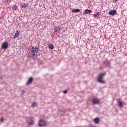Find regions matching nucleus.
Masks as SVG:
<instances>
[{
    "instance_id": "a878e982",
    "label": "nucleus",
    "mask_w": 127,
    "mask_h": 127,
    "mask_svg": "<svg viewBox=\"0 0 127 127\" xmlns=\"http://www.w3.org/2000/svg\"><path fill=\"white\" fill-rule=\"evenodd\" d=\"M22 93H23H23H24V91H22Z\"/></svg>"
},
{
    "instance_id": "9b49d317",
    "label": "nucleus",
    "mask_w": 127,
    "mask_h": 127,
    "mask_svg": "<svg viewBox=\"0 0 127 127\" xmlns=\"http://www.w3.org/2000/svg\"><path fill=\"white\" fill-rule=\"evenodd\" d=\"M32 81H33V78L32 77H29L26 85H30Z\"/></svg>"
},
{
    "instance_id": "1a4fd4ad",
    "label": "nucleus",
    "mask_w": 127,
    "mask_h": 127,
    "mask_svg": "<svg viewBox=\"0 0 127 127\" xmlns=\"http://www.w3.org/2000/svg\"><path fill=\"white\" fill-rule=\"evenodd\" d=\"M89 13H92V10L86 9L85 10H84V11L83 13V15H85V14H89Z\"/></svg>"
},
{
    "instance_id": "4468645a",
    "label": "nucleus",
    "mask_w": 127,
    "mask_h": 127,
    "mask_svg": "<svg viewBox=\"0 0 127 127\" xmlns=\"http://www.w3.org/2000/svg\"><path fill=\"white\" fill-rule=\"evenodd\" d=\"M81 10L80 9H73L71 11L72 12L75 13V12H79V11H80Z\"/></svg>"
},
{
    "instance_id": "412c9836",
    "label": "nucleus",
    "mask_w": 127,
    "mask_h": 127,
    "mask_svg": "<svg viewBox=\"0 0 127 127\" xmlns=\"http://www.w3.org/2000/svg\"><path fill=\"white\" fill-rule=\"evenodd\" d=\"M88 127H96L95 126L92 125V124H90Z\"/></svg>"
},
{
    "instance_id": "423d86ee",
    "label": "nucleus",
    "mask_w": 127,
    "mask_h": 127,
    "mask_svg": "<svg viewBox=\"0 0 127 127\" xmlns=\"http://www.w3.org/2000/svg\"><path fill=\"white\" fill-rule=\"evenodd\" d=\"M1 47L3 49H6L8 47V43L7 42H4L2 44Z\"/></svg>"
},
{
    "instance_id": "f03ea898",
    "label": "nucleus",
    "mask_w": 127,
    "mask_h": 127,
    "mask_svg": "<svg viewBox=\"0 0 127 127\" xmlns=\"http://www.w3.org/2000/svg\"><path fill=\"white\" fill-rule=\"evenodd\" d=\"M27 123L29 126H32L34 124V121L33 120V118L31 117L30 118L28 121H27Z\"/></svg>"
},
{
    "instance_id": "f8f14e48",
    "label": "nucleus",
    "mask_w": 127,
    "mask_h": 127,
    "mask_svg": "<svg viewBox=\"0 0 127 127\" xmlns=\"http://www.w3.org/2000/svg\"><path fill=\"white\" fill-rule=\"evenodd\" d=\"M92 102L93 104H99L100 103V100L98 99H92Z\"/></svg>"
},
{
    "instance_id": "7ed1b4c3",
    "label": "nucleus",
    "mask_w": 127,
    "mask_h": 127,
    "mask_svg": "<svg viewBox=\"0 0 127 127\" xmlns=\"http://www.w3.org/2000/svg\"><path fill=\"white\" fill-rule=\"evenodd\" d=\"M45 125H46V122H45V121H44V120H40L39 122L38 126L40 127H45V126H46Z\"/></svg>"
},
{
    "instance_id": "f257e3e1",
    "label": "nucleus",
    "mask_w": 127,
    "mask_h": 127,
    "mask_svg": "<svg viewBox=\"0 0 127 127\" xmlns=\"http://www.w3.org/2000/svg\"><path fill=\"white\" fill-rule=\"evenodd\" d=\"M107 73L106 72H103V73H100L97 78L98 82L99 83H100V84H106V81L104 80V77L106 76Z\"/></svg>"
},
{
    "instance_id": "f3484780",
    "label": "nucleus",
    "mask_w": 127,
    "mask_h": 127,
    "mask_svg": "<svg viewBox=\"0 0 127 127\" xmlns=\"http://www.w3.org/2000/svg\"><path fill=\"white\" fill-rule=\"evenodd\" d=\"M19 35V32L18 31H16V32L14 34V39L16 38V37H18Z\"/></svg>"
},
{
    "instance_id": "bb28decb",
    "label": "nucleus",
    "mask_w": 127,
    "mask_h": 127,
    "mask_svg": "<svg viewBox=\"0 0 127 127\" xmlns=\"http://www.w3.org/2000/svg\"><path fill=\"white\" fill-rule=\"evenodd\" d=\"M1 78L0 77V80Z\"/></svg>"
},
{
    "instance_id": "ddd939ff",
    "label": "nucleus",
    "mask_w": 127,
    "mask_h": 127,
    "mask_svg": "<svg viewBox=\"0 0 127 127\" xmlns=\"http://www.w3.org/2000/svg\"><path fill=\"white\" fill-rule=\"evenodd\" d=\"M27 6H28V4L27 3H25L21 5V7H22V8H26Z\"/></svg>"
},
{
    "instance_id": "6e6552de",
    "label": "nucleus",
    "mask_w": 127,
    "mask_h": 127,
    "mask_svg": "<svg viewBox=\"0 0 127 127\" xmlns=\"http://www.w3.org/2000/svg\"><path fill=\"white\" fill-rule=\"evenodd\" d=\"M117 13V10H112L109 12L108 14H110V15H116Z\"/></svg>"
},
{
    "instance_id": "a211bd4d",
    "label": "nucleus",
    "mask_w": 127,
    "mask_h": 127,
    "mask_svg": "<svg viewBox=\"0 0 127 127\" xmlns=\"http://www.w3.org/2000/svg\"><path fill=\"white\" fill-rule=\"evenodd\" d=\"M48 47L49 49H51V50L54 49V46H53V45H49Z\"/></svg>"
},
{
    "instance_id": "dca6fc26",
    "label": "nucleus",
    "mask_w": 127,
    "mask_h": 127,
    "mask_svg": "<svg viewBox=\"0 0 127 127\" xmlns=\"http://www.w3.org/2000/svg\"><path fill=\"white\" fill-rule=\"evenodd\" d=\"M100 15H101V12H96V13L94 14V15H93L94 17L100 16Z\"/></svg>"
},
{
    "instance_id": "4be33fe9",
    "label": "nucleus",
    "mask_w": 127,
    "mask_h": 127,
    "mask_svg": "<svg viewBox=\"0 0 127 127\" xmlns=\"http://www.w3.org/2000/svg\"><path fill=\"white\" fill-rule=\"evenodd\" d=\"M67 92H68V91L67 90H65L63 91V93H64V94H67Z\"/></svg>"
},
{
    "instance_id": "39448f33",
    "label": "nucleus",
    "mask_w": 127,
    "mask_h": 127,
    "mask_svg": "<svg viewBox=\"0 0 127 127\" xmlns=\"http://www.w3.org/2000/svg\"><path fill=\"white\" fill-rule=\"evenodd\" d=\"M61 31V28L59 26H57L54 28V32H56V34H58Z\"/></svg>"
},
{
    "instance_id": "6ab92c4d",
    "label": "nucleus",
    "mask_w": 127,
    "mask_h": 127,
    "mask_svg": "<svg viewBox=\"0 0 127 127\" xmlns=\"http://www.w3.org/2000/svg\"><path fill=\"white\" fill-rule=\"evenodd\" d=\"M12 9H13V10H16V9H17V6L16 5L12 6Z\"/></svg>"
},
{
    "instance_id": "5701e85b",
    "label": "nucleus",
    "mask_w": 127,
    "mask_h": 127,
    "mask_svg": "<svg viewBox=\"0 0 127 127\" xmlns=\"http://www.w3.org/2000/svg\"><path fill=\"white\" fill-rule=\"evenodd\" d=\"M0 122L1 123H2V122H3V118H1V119H0Z\"/></svg>"
},
{
    "instance_id": "9d476101",
    "label": "nucleus",
    "mask_w": 127,
    "mask_h": 127,
    "mask_svg": "<svg viewBox=\"0 0 127 127\" xmlns=\"http://www.w3.org/2000/svg\"><path fill=\"white\" fill-rule=\"evenodd\" d=\"M93 122L97 125L100 122V119L99 118H94L93 119Z\"/></svg>"
},
{
    "instance_id": "0eeeda50",
    "label": "nucleus",
    "mask_w": 127,
    "mask_h": 127,
    "mask_svg": "<svg viewBox=\"0 0 127 127\" xmlns=\"http://www.w3.org/2000/svg\"><path fill=\"white\" fill-rule=\"evenodd\" d=\"M39 48H34V47H32V49L31 50V52L32 53H36V52H38Z\"/></svg>"
},
{
    "instance_id": "aec40b11",
    "label": "nucleus",
    "mask_w": 127,
    "mask_h": 127,
    "mask_svg": "<svg viewBox=\"0 0 127 127\" xmlns=\"http://www.w3.org/2000/svg\"><path fill=\"white\" fill-rule=\"evenodd\" d=\"M36 106H37V104L36 102H33L32 104V107H36Z\"/></svg>"
},
{
    "instance_id": "20e7f679",
    "label": "nucleus",
    "mask_w": 127,
    "mask_h": 127,
    "mask_svg": "<svg viewBox=\"0 0 127 127\" xmlns=\"http://www.w3.org/2000/svg\"><path fill=\"white\" fill-rule=\"evenodd\" d=\"M103 64L105 65L106 67H108L109 68H111V63L110 61L106 60L103 62Z\"/></svg>"
},
{
    "instance_id": "393cba45",
    "label": "nucleus",
    "mask_w": 127,
    "mask_h": 127,
    "mask_svg": "<svg viewBox=\"0 0 127 127\" xmlns=\"http://www.w3.org/2000/svg\"><path fill=\"white\" fill-rule=\"evenodd\" d=\"M117 0H115V1H114V2H115V3L117 2Z\"/></svg>"
},
{
    "instance_id": "b1692460",
    "label": "nucleus",
    "mask_w": 127,
    "mask_h": 127,
    "mask_svg": "<svg viewBox=\"0 0 127 127\" xmlns=\"http://www.w3.org/2000/svg\"><path fill=\"white\" fill-rule=\"evenodd\" d=\"M35 53H33V54H31V55H32V56H34V55H35Z\"/></svg>"
},
{
    "instance_id": "2eb2a0df",
    "label": "nucleus",
    "mask_w": 127,
    "mask_h": 127,
    "mask_svg": "<svg viewBox=\"0 0 127 127\" xmlns=\"http://www.w3.org/2000/svg\"><path fill=\"white\" fill-rule=\"evenodd\" d=\"M118 104L120 107H123V102L121 99L118 100Z\"/></svg>"
}]
</instances>
